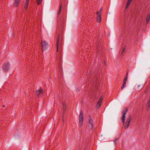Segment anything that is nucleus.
Here are the masks:
<instances>
[{"label": "nucleus", "mask_w": 150, "mask_h": 150, "mask_svg": "<svg viewBox=\"0 0 150 150\" xmlns=\"http://www.w3.org/2000/svg\"><path fill=\"white\" fill-rule=\"evenodd\" d=\"M29 3V0H26V2L24 6L25 9L28 8V7Z\"/></svg>", "instance_id": "obj_10"}, {"label": "nucleus", "mask_w": 150, "mask_h": 150, "mask_svg": "<svg viewBox=\"0 0 150 150\" xmlns=\"http://www.w3.org/2000/svg\"><path fill=\"white\" fill-rule=\"evenodd\" d=\"M100 11L99 12H98L97 14L98 15L97 18V20L98 22H100L101 21V16L100 13Z\"/></svg>", "instance_id": "obj_7"}, {"label": "nucleus", "mask_w": 150, "mask_h": 150, "mask_svg": "<svg viewBox=\"0 0 150 150\" xmlns=\"http://www.w3.org/2000/svg\"><path fill=\"white\" fill-rule=\"evenodd\" d=\"M63 107H64V108L65 106H66V105L64 104V103H63Z\"/></svg>", "instance_id": "obj_20"}, {"label": "nucleus", "mask_w": 150, "mask_h": 150, "mask_svg": "<svg viewBox=\"0 0 150 150\" xmlns=\"http://www.w3.org/2000/svg\"><path fill=\"white\" fill-rule=\"evenodd\" d=\"M43 94V91L41 88L36 90V94L38 97H40Z\"/></svg>", "instance_id": "obj_5"}, {"label": "nucleus", "mask_w": 150, "mask_h": 150, "mask_svg": "<svg viewBox=\"0 0 150 150\" xmlns=\"http://www.w3.org/2000/svg\"><path fill=\"white\" fill-rule=\"evenodd\" d=\"M131 121V117L130 115H129L127 118V121L126 122H128L130 123Z\"/></svg>", "instance_id": "obj_14"}, {"label": "nucleus", "mask_w": 150, "mask_h": 150, "mask_svg": "<svg viewBox=\"0 0 150 150\" xmlns=\"http://www.w3.org/2000/svg\"><path fill=\"white\" fill-rule=\"evenodd\" d=\"M37 1L38 4L39 5L41 3L42 0H37Z\"/></svg>", "instance_id": "obj_16"}, {"label": "nucleus", "mask_w": 150, "mask_h": 150, "mask_svg": "<svg viewBox=\"0 0 150 150\" xmlns=\"http://www.w3.org/2000/svg\"><path fill=\"white\" fill-rule=\"evenodd\" d=\"M131 3V2L130 1H127V7H128L129 5Z\"/></svg>", "instance_id": "obj_17"}, {"label": "nucleus", "mask_w": 150, "mask_h": 150, "mask_svg": "<svg viewBox=\"0 0 150 150\" xmlns=\"http://www.w3.org/2000/svg\"><path fill=\"white\" fill-rule=\"evenodd\" d=\"M132 0H129L128 1H130L131 2V1H132Z\"/></svg>", "instance_id": "obj_23"}, {"label": "nucleus", "mask_w": 150, "mask_h": 150, "mask_svg": "<svg viewBox=\"0 0 150 150\" xmlns=\"http://www.w3.org/2000/svg\"><path fill=\"white\" fill-rule=\"evenodd\" d=\"M42 45L43 50H45L48 46V44L47 42L44 41H42Z\"/></svg>", "instance_id": "obj_3"}, {"label": "nucleus", "mask_w": 150, "mask_h": 150, "mask_svg": "<svg viewBox=\"0 0 150 150\" xmlns=\"http://www.w3.org/2000/svg\"><path fill=\"white\" fill-rule=\"evenodd\" d=\"M147 107L149 108L150 107V98L147 104Z\"/></svg>", "instance_id": "obj_19"}, {"label": "nucleus", "mask_w": 150, "mask_h": 150, "mask_svg": "<svg viewBox=\"0 0 150 150\" xmlns=\"http://www.w3.org/2000/svg\"><path fill=\"white\" fill-rule=\"evenodd\" d=\"M127 112V108L125 109L122 112V120L123 124L125 123V120L126 118V115Z\"/></svg>", "instance_id": "obj_2"}, {"label": "nucleus", "mask_w": 150, "mask_h": 150, "mask_svg": "<svg viewBox=\"0 0 150 150\" xmlns=\"http://www.w3.org/2000/svg\"><path fill=\"white\" fill-rule=\"evenodd\" d=\"M139 85L138 86V87H139Z\"/></svg>", "instance_id": "obj_25"}, {"label": "nucleus", "mask_w": 150, "mask_h": 150, "mask_svg": "<svg viewBox=\"0 0 150 150\" xmlns=\"http://www.w3.org/2000/svg\"><path fill=\"white\" fill-rule=\"evenodd\" d=\"M102 100H103L102 98L101 97H100V99L97 103V108H99V107H100V105L102 103Z\"/></svg>", "instance_id": "obj_8"}, {"label": "nucleus", "mask_w": 150, "mask_h": 150, "mask_svg": "<svg viewBox=\"0 0 150 150\" xmlns=\"http://www.w3.org/2000/svg\"><path fill=\"white\" fill-rule=\"evenodd\" d=\"M88 125L91 129H92L93 127V121L92 119L90 116H89Z\"/></svg>", "instance_id": "obj_6"}, {"label": "nucleus", "mask_w": 150, "mask_h": 150, "mask_svg": "<svg viewBox=\"0 0 150 150\" xmlns=\"http://www.w3.org/2000/svg\"><path fill=\"white\" fill-rule=\"evenodd\" d=\"M125 50V48H124L122 50V52H123Z\"/></svg>", "instance_id": "obj_21"}, {"label": "nucleus", "mask_w": 150, "mask_h": 150, "mask_svg": "<svg viewBox=\"0 0 150 150\" xmlns=\"http://www.w3.org/2000/svg\"><path fill=\"white\" fill-rule=\"evenodd\" d=\"M9 68V65L8 63H6L4 66V69L6 70H8Z\"/></svg>", "instance_id": "obj_9"}, {"label": "nucleus", "mask_w": 150, "mask_h": 150, "mask_svg": "<svg viewBox=\"0 0 150 150\" xmlns=\"http://www.w3.org/2000/svg\"><path fill=\"white\" fill-rule=\"evenodd\" d=\"M59 36H58L57 37V51L58 52V48H59Z\"/></svg>", "instance_id": "obj_12"}, {"label": "nucleus", "mask_w": 150, "mask_h": 150, "mask_svg": "<svg viewBox=\"0 0 150 150\" xmlns=\"http://www.w3.org/2000/svg\"><path fill=\"white\" fill-rule=\"evenodd\" d=\"M150 19V15H148L146 17V23H148Z\"/></svg>", "instance_id": "obj_13"}, {"label": "nucleus", "mask_w": 150, "mask_h": 150, "mask_svg": "<svg viewBox=\"0 0 150 150\" xmlns=\"http://www.w3.org/2000/svg\"><path fill=\"white\" fill-rule=\"evenodd\" d=\"M127 76L128 75L127 73L125 76V78L124 79L123 84L121 87V88L122 90L126 86V84L127 80Z\"/></svg>", "instance_id": "obj_4"}, {"label": "nucleus", "mask_w": 150, "mask_h": 150, "mask_svg": "<svg viewBox=\"0 0 150 150\" xmlns=\"http://www.w3.org/2000/svg\"><path fill=\"white\" fill-rule=\"evenodd\" d=\"M129 122H126V125H125V128L127 129L129 126Z\"/></svg>", "instance_id": "obj_15"}, {"label": "nucleus", "mask_w": 150, "mask_h": 150, "mask_svg": "<svg viewBox=\"0 0 150 150\" xmlns=\"http://www.w3.org/2000/svg\"><path fill=\"white\" fill-rule=\"evenodd\" d=\"M20 0H15L14 2V4L15 6H18L19 5V2Z\"/></svg>", "instance_id": "obj_11"}, {"label": "nucleus", "mask_w": 150, "mask_h": 150, "mask_svg": "<svg viewBox=\"0 0 150 150\" xmlns=\"http://www.w3.org/2000/svg\"><path fill=\"white\" fill-rule=\"evenodd\" d=\"M83 114L82 112H81L79 116V125L80 127H81L83 125Z\"/></svg>", "instance_id": "obj_1"}, {"label": "nucleus", "mask_w": 150, "mask_h": 150, "mask_svg": "<svg viewBox=\"0 0 150 150\" xmlns=\"http://www.w3.org/2000/svg\"><path fill=\"white\" fill-rule=\"evenodd\" d=\"M3 107H4V105H3Z\"/></svg>", "instance_id": "obj_24"}, {"label": "nucleus", "mask_w": 150, "mask_h": 150, "mask_svg": "<svg viewBox=\"0 0 150 150\" xmlns=\"http://www.w3.org/2000/svg\"><path fill=\"white\" fill-rule=\"evenodd\" d=\"M104 64L105 65H106V63H105V62H104Z\"/></svg>", "instance_id": "obj_22"}, {"label": "nucleus", "mask_w": 150, "mask_h": 150, "mask_svg": "<svg viewBox=\"0 0 150 150\" xmlns=\"http://www.w3.org/2000/svg\"><path fill=\"white\" fill-rule=\"evenodd\" d=\"M61 8H62V6L61 5L59 6V11L58 12V15L60 14V13H61Z\"/></svg>", "instance_id": "obj_18"}]
</instances>
